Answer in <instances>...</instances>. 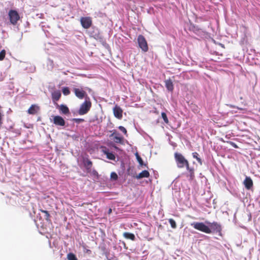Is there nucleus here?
<instances>
[{"mask_svg":"<svg viewBox=\"0 0 260 260\" xmlns=\"http://www.w3.org/2000/svg\"><path fill=\"white\" fill-rule=\"evenodd\" d=\"M209 226L205 225L203 222H194L191 223V225L196 229L204 232L205 233H210L211 229L217 228L218 225L216 223H209Z\"/></svg>","mask_w":260,"mask_h":260,"instance_id":"obj_1","label":"nucleus"},{"mask_svg":"<svg viewBox=\"0 0 260 260\" xmlns=\"http://www.w3.org/2000/svg\"><path fill=\"white\" fill-rule=\"evenodd\" d=\"M175 158L178 167L181 168L186 167V169L189 170V168L188 162L181 154L175 153Z\"/></svg>","mask_w":260,"mask_h":260,"instance_id":"obj_2","label":"nucleus"},{"mask_svg":"<svg viewBox=\"0 0 260 260\" xmlns=\"http://www.w3.org/2000/svg\"><path fill=\"white\" fill-rule=\"evenodd\" d=\"M8 16L10 23L13 25H16L18 20L20 19L19 14L17 11L14 10H10L9 11Z\"/></svg>","mask_w":260,"mask_h":260,"instance_id":"obj_3","label":"nucleus"},{"mask_svg":"<svg viewBox=\"0 0 260 260\" xmlns=\"http://www.w3.org/2000/svg\"><path fill=\"white\" fill-rule=\"evenodd\" d=\"M91 106V103L89 100H86L85 102L81 104L78 113L80 115H84L88 112Z\"/></svg>","mask_w":260,"mask_h":260,"instance_id":"obj_4","label":"nucleus"},{"mask_svg":"<svg viewBox=\"0 0 260 260\" xmlns=\"http://www.w3.org/2000/svg\"><path fill=\"white\" fill-rule=\"evenodd\" d=\"M138 43L140 48L143 51L147 52L148 50L147 41L143 36L141 35L138 36Z\"/></svg>","mask_w":260,"mask_h":260,"instance_id":"obj_5","label":"nucleus"},{"mask_svg":"<svg viewBox=\"0 0 260 260\" xmlns=\"http://www.w3.org/2000/svg\"><path fill=\"white\" fill-rule=\"evenodd\" d=\"M50 120L53 122L55 125L58 126H63L65 124L64 119L60 116L52 115L51 116Z\"/></svg>","mask_w":260,"mask_h":260,"instance_id":"obj_6","label":"nucleus"},{"mask_svg":"<svg viewBox=\"0 0 260 260\" xmlns=\"http://www.w3.org/2000/svg\"><path fill=\"white\" fill-rule=\"evenodd\" d=\"M80 22L83 27L85 28H89L92 24L91 19L89 17L81 18Z\"/></svg>","mask_w":260,"mask_h":260,"instance_id":"obj_7","label":"nucleus"},{"mask_svg":"<svg viewBox=\"0 0 260 260\" xmlns=\"http://www.w3.org/2000/svg\"><path fill=\"white\" fill-rule=\"evenodd\" d=\"M40 110V107L36 104L31 105L27 110V113L30 115L37 114Z\"/></svg>","mask_w":260,"mask_h":260,"instance_id":"obj_8","label":"nucleus"},{"mask_svg":"<svg viewBox=\"0 0 260 260\" xmlns=\"http://www.w3.org/2000/svg\"><path fill=\"white\" fill-rule=\"evenodd\" d=\"M113 111L115 117L119 119L122 118L123 111L120 107L116 105L113 108Z\"/></svg>","mask_w":260,"mask_h":260,"instance_id":"obj_9","label":"nucleus"},{"mask_svg":"<svg viewBox=\"0 0 260 260\" xmlns=\"http://www.w3.org/2000/svg\"><path fill=\"white\" fill-rule=\"evenodd\" d=\"M74 93L77 97L82 99L86 95L85 91L81 88H75L74 89Z\"/></svg>","mask_w":260,"mask_h":260,"instance_id":"obj_10","label":"nucleus"},{"mask_svg":"<svg viewBox=\"0 0 260 260\" xmlns=\"http://www.w3.org/2000/svg\"><path fill=\"white\" fill-rule=\"evenodd\" d=\"M243 183L245 187L248 189H249L253 185L252 180L250 177H246Z\"/></svg>","mask_w":260,"mask_h":260,"instance_id":"obj_11","label":"nucleus"},{"mask_svg":"<svg viewBox=\"0 0 260 260\" xmlns=\"http://www.w3.org/2000/svg\"><path fill=\"white\" fill-rule=\"evenodd\" d=\"M61 92L59 90H55L52 93V99L53 102L59 100L61 96Z\"/></svg>","mask_w":260,"mask_h":260,"instance_id":"obj_12","label":"nucleus"},{"mask_svg":"<svg viewBox=\"0 0 260 260\" xmlns=\"http://www.w3.org/2000/svg\"><path fill=\"white\" fill-rule=\"evenodd\" d=\"M39 210L40 212H41L42 213L44 214V219L47 222H51V219H50L51 216H50V214L49 211L42 209H40Z\"/></svg>","mask_w":260,"mask_h":260,"instance_id":"obj_13","label":"nucleus"},{"mask_svg":"<svg viewBox=\"0 0 260 260\" xmlns=\"http://www.w3.org/2000/svg\"><path fill=\"white\" fill-rule=\"evenodd\" d=\"M165 85L167 89L170 91H172L174 89V85L171 80H167L165 81Z\"/></svg>","mask_w":260,"mask_h":260,"instance_id":"obj_14","label":"nucleus"},{"mask_svg":"<svg viewBox=\"0 0 260 260\" xmlns=\"http://www.w3.org/2000/svg\"><path fill=\"white\" fill-rule=\"evenodd\" d=\"M149 176V173L146 170L142 171L136 177L137 179H141L142 178H147Z\"/></svg>","mask_w":260,"mask_h":260,"instance_id":"obj_15","label":"nucleus"},{"mask_svg":"<svg viewBox=\"0 0 260 260\" xmlns=\"http://www.w3.org/2000/svg\"><path fill=\"white\" fill-rule=\"evenodd\" d=\"M123 236L126 238V239H131L132 240H134L135 239V235L132 234V233H124L123 234Z\"/></svg>","mask_w":260,"mask_h":260,"instance_id":"obj_16","label":"nucleus"},{"mask_svg":"<svg viewBox=\"0 0 260 260\" xmlns=\"http://www.w3.org/2000/svg\"><path fill=\"white\" fill-rule=\"evenodd\" d=\"M111 136H114V141L117 143H121L122 142V138L116 136V133L114 132Z\"/></svg>","mask_w":260,"mask_h":260,"instance_id":"obj_17","label":"nucleus"},{"mask_svg":"<svg viewBox=\"0 0 260 260\" xmlns=\"http://www.w3.org/2000/svg\"><path fill=\"white\" fill-rule=\"evenodd\" d=\"M105 153L106 154L107 157L108 159L111 160H114L115 159V156L113 153L108 151H105Z\"/></svg>","mask_w":260,"mask_h":260,"instance_id":"obj_18","label":"nucleus"},{"mask_svg":"<svg viewBox=\"0 0 260 260\" xmlns=\"http://www.w3.org/2000/svg\"><path fill=\"white\" fill-rule=\"evenodd\" d=\"M68 260H77L76 256L73 253H69L67 256Z\"/></svg>","mask_w":260,"mask_h":260,"instance_id":"obj_19","label":"nucleus"},{"mask_svg":"<svg viewBox=\"0 0 260 260\" xmlns=\"http://www.w3.org/2000/svg\"><path fill=\"white\" fill-rule=\"evenodd\" d=\"M135 155H136L137 160L139 162L140 165L142 166L143 165V161L142 158H141V157L139 155L138 153H136Z\"/></svg>","mask_w":260,"mask_h":260,"instance_id":"obj_20","label":"nucleus"},{"mask_svg":"<svg viewBox=\"0 0 260 260\" xmlns=\"http://www.w3.org/2000/svg\"><path fill=\"white\" fill-rule=\"evenodd\" d=\"M192 156L194 158H196L198 162L202 165V161L200 158L198 157V154L197 152H193L192 153Z\"/></svg>","mask_w":260,"mask_h":260,"instance_id":"obj_21","label":"nucleus"},{"mask_svg":"<svg viewBox=\"0 0 260 260\" xmlns=\"http://www.w3.org/2000/svg\"><path fill=\"white\" fill-rule=\"evenodd\" d=\"M5 55H6V51L5 50H2L0 52V60L1 61L3 60L4 59Z\"/></svg>","mask_w":260,"mask_h":260,"instance_id":"obj_22","label":"nucleus"},{"mask_svg":"<svg viewBox=\"0 0 260 260\" xmlns=\"http://www.w3.org/2000/svg\"><path fill=\"white\" fill-rule=\"evenodd\" d=\"M161 117L163 118V119H164V121L165 122V123H168L169 120H168V119L167 118V115L165 113H164V112L161 113Z\"/></svg>","mask_w":260,"mask_h":260,"instance_id":"obj_23","label":"nucleus"},{"mask_svg":"<svg viewBox=\"0 0 260 260\" xmlns=\"http://www.w3.org/2000/svg\"><path fill=\"white\" fill-rule=\"evenodd\" d=\"M169 222H170L171 226L172 228L175 229L176 228V222H175V220H174L173 219H170Z\"/></svg>","mask_w":260,"mask_h":260,"instance_id":"obj_24","label":"nucleus"},{"mask_svg":"<svg viewBox=\"0 0 260 260\" xmlns=\"http://www.w3.org/2000/svg\"><path fill=\"white\" fill-rule=\"evenodd\" d=\"M110 177L112 179L114 180H116L118 178L117 175L116 174V173H115L114 172H112L111 174Z\"/></svg>","mask_w":260,"mask_h":260,"instance_id":"obj_25","label":"nucleus"},{"mask_svg":"<svg viewBox=\"0 0 260 260\" xmlns=\"http://www.w3.org/2000/svg\"><path fill=\"white\" fill-rule=\"evenodd\" d=\"M60 110L61 112L62 113L65 114V105H61L59 106Z\"/></svg>","mask_w":260,"mask_h":260,"instance_id":"obj_26","label":"nucleus"},{"mask_svg":"<svg viewBox=\"0 0 260 260\" xmlns=\"http://www.w3.org/2000/svg\"><path fill=\"white\" fill-rule=\"evenodd\" d=\"M119 129L122 131L125 135H126L127 134V131H126V129L123 127V126H119Z\"/></svg>","mask_w":260,"mask_h":260,"instance_id":"obj_27","label":"nucleus"},{"mask_svg":"<svg viewBox=\"0 0 260 260\" xmlns=\"http://www.w3.org/2000/svg\"><path fill=\"white\" fill-rule=\"evenodd\" d=\"M229 143L232 145L233 146V147H234L235 148H238V146L237 145L235 144L234 143L232 142H230Z\"/></svg>","mask_w":260,"mask_h":260,"instance_id":"obj_28","label":"nucleus"},{"mask_svg":"<svg viewBox=\"0 0 260 260\" xmlns=\"http://www.w3.org/2000/svg\"><path fill=\"white\" fill-rule=\"evenodd\" d=\"M86 162L87 165L89 167H91V162L90 161L88 160H87Z\"/></svg>","mask_w":260,"mask_h":260,"instance_id":"obj_29","label":"nucleus"},{"mask_svg":"<svg viewBox=\"0 0 260 260\" xmlns=\"http://www.w3.org/2000/svg\"><path fill=\"white\" fill-rule=\"evenodd\" d=\"M65 91H66V90H65V87H63L62 88V92L63 94H65Z\"/></svg>","mask_w":260,"mask_h":260,"instance_id":"obj_30","label":"nucleus"},{"mask_svg":"<svg viewBox=\"0 0 260 260\" xmlns=\"http://www.w3.org/2000/svg\"><path fill=\"white\" fill-rule=\"evenodd\" d=\"M65 91H66V90H65V87H63L62 88V92L63 94H65Z\"/></svg>","mask_w":260,"mask_h":260,"instance_id":"obj_31","label":"nucleus"},{"mask_svg":"<svg viewBox=\"0 0 260 260\" xmlns=\"http://www.w3.org/2000/svg\"><path fill=\"white\" fill-rule=\"evenodd\" d=\"M69 93H70V92H69V90L66 88V95L68 94Z\"/></svg>","mask_w":260,"mask_h":260,"instance_id":"obj_32","label":"nucleus"},{"mask_svg":"<svg viewBox=\"0 0 260 260\" xmlns=\"http://www.w3.org/2000/svg\"><path fill=\"white\" fill-rule=\"evenodd\" d=\"M61 257L63 255V254L62 253H61Z\"/></svg>","mask_w":260,"mask_h":260,"instance_id":"obj_33","label":"nucleus"}]
</instances>
